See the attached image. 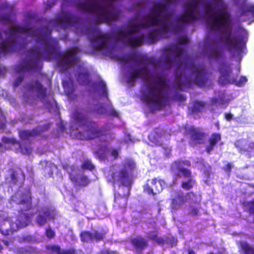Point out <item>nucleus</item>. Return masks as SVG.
Masks as SVG:
<instances>
[{
  "instance_id": "f3484780",
  "label": "nucleus",
  "mask_w": 254,
  "mask_h": 254,
  "mask_svg": "<svg viewBox=\"0 0 254 254\" xmlns=\"http://www.w3.org/2000/svg\"><path fill=\"white\" fill-rule=\"evenodd\" d=\"M166 183L163 179L157 180L154 178L151 180H147L143 186L144 191L148 194L155 195L161 192L166 187Z\"/></svg>"
},
{
  "instance_id": "a211bd4d",
  "label": "nucleus",
  "mask_w": 254,
  "mask_h": 254,
  "mask_svg": "<svg viewBox=\"0 0 254 254\" xmlns=\"http://www.w3.org/2000/svg\"><path fill=\"white\" fill-rule=\"evenodd\" d=\"M79 236L81 242L89 243L103 241L105 238V233L96 230L92 231H83L80 233Z\"/></svg>"
},
{
  "instance_id": "20e7f679",
  "label": "nucleus",
  "mask_w": 254,
  "mask_h": 254,
  "mask_svg": "<svg viewBox=\"0 0 254 254\" xmlns=\"http://www.w3.org/2000/svg\"><path fill=\"white\" fill-rule=\"evenodd\" d=\"M72 116L73 119L79 127H85L84 130L79 131L75 134L76 139L92 140L107 135L112 137V134L110 132V129L107 124L100 127L96 122L89 120L78 110H75Z\"/></svg>"
},
{
  "instance_id": "dca6fc26",
  "label": "nucleus",
  "mask_w": 254,
  "mask_h": 254,
  "mask_svg": "<svg viewBox=\"0 0 254 254\" xmlns=\"http://www.w3.org/2000/svg\"><path fill=\"white\" fill-rule=\"evenodd\" d=\"M91 30L96 33V36L90 39L93 49L99 51L105 49L107 46V42L110 39V36L108 34L101 33L99 28L98 27H94Z\"/></svg>"
},
{
  "instance_id": "393cba45",
  "label": "nucleus",
  "mask_w": 254,
  "mask_h": 254,
  "mask_svg": "<svg viewBox=\"0 0 254 254\" xmlns=\"http://www.w3.org/2000/svg\"><path fill=\"white\" fill-rule=\"evenodd\" d=\"M140 30V26L138 23H130L127 25V29L125 30H120L117 35L120 38L127 37L138 32Z\"/></svg>"
},
{
  "instance_id": "79ce46f5",
  "label": "nucleus",
  "mask_w": 254,
  "mask_h": 254,
  "mask_svg": "<svg viewBox=\"0 0 254 254\" xmlns=\"http://www.w3.org/2000/svg\"><path fill=\"white\" fill-rule=\"evenodd\" d=\"M90 183V180L88 179L87 176L82 175L79 178V181L78 182L77 186L86 187Z\"/></svg>"
},
{
  "instance_id": "6e6552de",
  "label": "nucleus",
  "mask_w": 254,
  "mask_h": 254,
  "mask_svg": "<svg viewBox=\"0 0 254 254\" xmlns=\"http://www.w3.org/2000/svg\"><path fill=\"white\" fill-rule=\"evenodd\" d=\"M190 161L188 160H177L171 165V169L174 172L176 178L183 177L187 179V180L182 181L181 184V187L186 190L192 189L196 184L191 170L184 167V165L190 167Z\"/></svg>"
},
{
  "instance_id": "69168bd1",
  "label": "nucleus",
  "mask_w": 254,
  "mask_h": 254,
  "mask_svg": "<svg viewBox=\"0 0 254 254\" xmlns=\"http://www.w3.org/2000/svg\"><path fill=\"white\" fill-rule=\"evenodd\" d=\"M225 118L227 121H230L233 119V115L231 113H226Z\"/></svg>"
},
{
  "instance_id": "4d7b16f0",
  "label": "nucleus",
  "mask_w": 254,
  "mask_h": 254,
  "mask_svg": "<svg viewBox=\"0 0 254 254\" xmlns=\"http://www.w3.org/2000/svg\"><path fill=\"white\" fill-rule=\"evenodd\" d=\"M183 30V26L179 23H177L173 28L172 30L176 33L182 31Z\"/></svg>"
},
{
  "instance_id": "a18cd8bd",
  "label": "nucleus",
  "mask_w": 254,
  "mask_h": 254,
  "mask_svg": "<svg viewBox=\"0 0 254 254\" xmlns=\"http://www.w3.org/2000/svg\"><path fill=\"white\" fill-rule=\"evenodd\" d=\"M45 235L48 239H51L55 237V232L53 230H52L51 227H49L46 229Z\"/></svg>"
},
{
  "instance_id": "8fccbe9b",
  "label": "nucleus",
  "mask_w": 254,
  "mask_h": 254,
  "mask_svg": "<svg viewBox=\"0 0 254 254\" xmlns=\"http://www.w3.org/2000/svg\"><path fill=\"white\" fill-rule=\"evenodd\" d=\"M174 98L177 101L182 102L186 101V99L185 96L184 95L181 94L178 92L175 93L174 95Z\"/></svg>"
},
{
  "instance_id": "c03bdc74",
  "label": "nucleus",
  "mask_w": 254,
  "mask_h": 254,
  "mask_svg": "<svg viewBox=\"0 0 254 254\" xmlns=\"http://www.w3.org/2000/svg\"><path fill=\"white\" fill-rule=\"evenodd\" d=\"M16 253L18 254H30L32 252L31 248L19 247L16 249Z\"/></svg>"
},
{
  "instance_id": "13d9d810",
  "label": "nucleus",
  "mask_w": 254,
  "mask_h": 254,
  "mask_svg": "<svg viewBox=\"0 0 254 254\" xmlns=\"http://www.w3.org/2000/svg\"><path fill=\"white\" fill-rule=\"evenodd\" d=\"M213 10V7L210 3H208L204 5V11L205 13H209L212 12Z\"/></svg>"
},
{
  "instance_id": "473e14b6",
  "label": "nucleus",
  "mask_w": 254,
  "mask_h": 254,
  "mask_svg": "<svg viewBox=\"0 0 254 254\" xmlns=\"http://www.w3.org/2000/svg\"><path fill=\"white\" fill-rule=\"evenodd\" d=\"M222 51L217 47H213L211 48L208 53L209 59L217 60L222 58Z\"/></svg>"
},
{
  "instance_id": "423d86ee",
  "label": "nucleus",
  "mask_w": 254,
  "mask_h": 254,
  "mask_svg": "<svg viewBox=\"0 0 254 254\" xmlns=\"http://www.w3.org/2000/svg\"><path fill=\"white\" fill-rule=\"evenodd\" d=\"M76 6L80 11L96 13L94 20L97 23H110L117 21L119 18L118 12L108 11L104 6L97 2H90L89 0H85L77 3Z\"/></svg>"
},
{
  "instance_id": "3c124183",
  "label": "nucleus",
  "mask_w": 254,
  "mask_h": 254,
  "mask_svg": "<svg viewBox=\"0 0 254 254\" xmlns=\"http://www.w3.org/2000/svg\"><path fill=\"white\" fill-rule=\"evenodd\" d=\"M232 165L231 163H227L225 166L223 167V170L227 174L228 176L230 175Z\"/></svg>"
},
{
  "instance_id": "7ed1b4c3",
  "label": "nucleus",
  "mask_w": 254,
  "mask_h": 254,
  "mask_svg": "<svg viewBox=\"0 0 254 254\" xmlns=\"http://www.w3.org/2000/svg\"><path fill=\"white\" fill-rule=\"evenodd\" d=\"M123 167L119 170L112 172L109 180L113 186L117 184L119 187L123 186L128 188L127 195L118 194L115 196L114 202L116 206L119 208L127 206L130 190L133 183V171L135 169L136 164L134 161L129 159L123 164Z\"/></svg>"
},
{
  "instance_id": "5fc2aeb1",
  "label": "nucleus",
  "mask_w": 254,
  "mask_h": 254,
  "mask_svg": "<svg viewBox=\"0 0 254 254\" xmlns=\"http://www.w3.org/2000/svg\"><path fill=\"white\" fill-rule=\"evenodd\" d=\"M165 63L166 64L167 69H170L173 66V61L169 57L166 58L165 60Z\"/></svg>"
},
{
  "instance_id": "f257e3e1",
  "label": "nucleus",
  "mask_w": 254,
  "mask_h": 254,
  "mask_svg": "<svg viewBox=\"0 0 254 254\" xmlns=\"http://www.w3.org/2000/svg\"><path fill=\"white\" fill-rule=\"evenodd\" d=\"M36 33L34 31V28L29 26H15L8 30L11 37L9 39H5L0 44V51L3 54L15 52L18 48L16 40L12 37L18 33L27 34L32 37L36 38V41L42 46V50L40 47H34L26 52L27 59L23 61L21 65L18 66L16 70L20 73L23 70H35L42 68L40 60L43 57L46 61H50L54 57L59 58L58 64L60 67L64 69L72 66L79 60L77 54L79 52L77 47L68 48L65 51H60V47L57 39L51 36L52 30L47 26L38 27L36 29Z\"/></svg>"
},
{
  "instance_id": "72a5a7b5",
  "label": "nucleus",
  "mask_w": 254,
  "mask_h": 254,
  "mask_svg": "<svg viewBox=\"0 0 254 254\" xmlns=\"http://www.w3.org/2000/svg\"><path fill=\"white\" fill-rule=\"evenodd\" d=\"M77 80L81 85H88L90 82L89 73L87 71L79 73L77 77Z\"/></svg>"
},
{
  "instance_id": "49530a36",
  "label": "nucleus",
  "mask_w": 254,
  "mask_h": 254,
  "mask_svg": "<svg viewBox=\"0 0 254 254\" xmlns=\"http://www.w3.org/2000/svg\"><path fill=\"white\" fill-rule=\"evenodd\" d=\"M6 122V117L3 114L2 110L0 109V128L5 127Z\"/></svg>"
},
{
  "instance_id": "37998d69",
  "label": "nucleus",
  "mask_w": 254,
  "mask_h": 254,
  "mask_svg": "<svg viewBox=\"0 0 254 254\" xmlns=\"http://www.w3.org/2000/svg\"><path fill=\"white\" fill-rule=\"evenodd\" d=\"M98 86L100 87L102 91V95L108 98V94L105 82L102 80H100L98 83Z\"/></svg>"
},
{
  "instance_id": "c756f323",
  "label": "nucleus",
  "mask_w": 254,
  "mask_h": 254,
  "mask_svg": "<svg viewBox=\"0 0 254 254\" xmlns=\"http://www.w3.org/2000/svg\"><path fill=\"white\" fill-rule=\"evenodd\" d=\"M186 202V198L182 193H178L171 199V205L173 209H176Z\"/></svg>"
},
{
  "instance_id": "ea45409f",
  "label": "nucleus",
  "mask_w": 254,
  "mask_h": 254,
  "mask_svg": "<svg viewBox=\"0 0 254 254\" xmlns=\"http://www.w3.org/2000/svg\"><path fill=\"white\" fill-rule=\"evenodd\" d=\"M81 167L84 170L92 171L95 169V166L89 160L86 159L83 161Z\"/></svg>"
},
{
  "instance_id": "6e6d98bb",
  "label": "nucleus",
  "mask_w": 254,
  "mask_h": 254,
  "mask_svg": "<svg viewBox=\"0 0 254 254\" xmlns=\"http://www.w3.org/2000/svg\"><path fill=\"white\" fill-rule=\"evenodd\" d=\"M189 40L186 37H181L178 39V43L180 45H185L188 44Z\"/></svg>"
},
{
  "instance_id": "e433bc0d",
  "label": "nucleus",
  "mask_w": 254,
  "mask_h": 254,
  "mask_svg": "<svg viewBox=\"0 0 254 254\" xmlns=\"http://www.w3.org/2000/svg\"><path fill=\"white\" fill-rule=\"evenodd\" d=\"M205 103L202 101H196L193 103L191 111L193 113H198L200 112L204 107Z\"/></svg>"
},
{
  "instance_id": "f03ea898",
  "label": "nucleus",
  "mask_w": 254,
  "mask_h": 254,
  "mask_svg": "<svg viewBox=\"0 0 254 254\" xmlns=\"http://www.w3.org/2000/svg\"><path fill=\"white\" fill-rule=\"evenodd\" d=\"M153 80L146 86L142 94V100L146 104L152 105L154 111L164 109L167 104L169 96L165 90L169 88L164 77L161 75L152 76Z\"/></svg>"
},
{
  "instance_id": "0eeeda50",
  "label": "nucleus",
  "mask_w": 254,
  "mask_h": 254,
  "mask_svg": "<svg viewBox=\"0 0 254 254\" xmlns=\"http://www.w3.org/2000/svg\"><path fill=\"white\" fill-rule=\"evenodd\" d=\"M167 6L163 3L155 2L152 4L150 14L146 17L150 25L152 26L160 25V28L155 30L158 34L167 33L169 26L164 21H167L172 16L170 12L166 13Z\"/></svg>"
},
{
  "instance_id": "2f4dec72",
  "label": "nucleus",
  "mask_w": 254,
  "mask_h": 254,
  "mask_svg": "<svg viewBox=\"0 0 254 254\" xmlns=\"http://www.w3.org/2000/svg\"><path fill=\"white\" fill-rule=\"evenodd\" d=\"M185 198L186 201H190V203L199 204L201 201V196L197 195L193 191H190L186 194Z\"/></svg>"
},
{
  "instance_id": "a19ab883",
  "label": "nucleus",
  "mask_w": 254,
  "mask_h": 254,
  "mask_svg": "<svg viewBox=\"0 0 254 254\" xmlns=\"http://www.w3.org/2000/svg\"><path fill=\"white\" fill-rule=\"evenodd\" d=\"M164 244L170 245L171 247L176 246L178 243V240L174 237H166L164 238Z\"/></svg>"
},
{
  "instance_id": "bb28decb",
  "label": "nucleus",
  "mask_w": 254,
  "mask_h": 254,
  "mask_svg": "<svg viewBox=\"0 0 254 254\" xmlns=\"http://www.w3.org/2000/svg\"><path fill=\"white\" fill-rule=\"evenodd\" d=\"M48 250L56 254H77V251L73 248L62 249L59 245H51L47 247Z\"/></svg>"
},
{
  "instance_id": "6ab92c4d",
  "label": "nucleus",
  "mask_w": 254,
  "mask_h": 254,
  "mask_svg": "<svg viewBox=\"0 0 254 254\" xmlns=\"http://www.w3.org/2000/svg\"><path fill=\"white\" fill-rule=\"evenodd\" d=\"M79 18L68 12H64L57 19L56 23L62 25L64 29L73 26L78 23Z\"/></svg>"
},
{
  "instance_id": "58836bf2",
  "label": "nucleus",
  "mask_w": 254,
  "mask_h": 254,
  "mask_svg": "<svg viewBox=\"0 0 254 254\" xmlns=\"http://www.w3.org/2000/svg\"><path fill=\"white\" fill-rule=\"evenodd\" d=\"M18 147L22 154H30L32 152V149L31 147L26 143L21 144L20 143Z\"/></svg>"
},
{
  "instance_id": "4c0bfd02",
  "label": "nucleus",
  "mask_w": 254,
  "mask_h": 254,
  "mask_svg": "<svg viewBox=\"0 0 254 254\" xmlns=\"http://www.w3.org/2000/svg\"><path fill=\"white\" fill-rule=\"evenodd\" d=\"M20 137L23 140L28 139L31 136L36 135L34 130H21L19 133Z\"/></svg>"
},
{
  "instance_id": "cd10ccee",
  "label": "nucleus",
  "mask_w": 254,
  "mask_h": 254,
  "mask_svg": "<svg viewBox=\"0 0 254 254\" xmlns=\"http://www.w3.org/2000/svg\"><path fill=\"white\" fill-rule=\"evenodd\" d=\"M221 139L220 134L218 133H213L211 134L208 139L209 144L206 147L205 150L208 154H210L213 150L215 146Z\"/></svg>"
},
{
  "instance_id": "7c9ffc66",
  "label": "nucleus",
  "mask_w": 254,
  "mask_h": 254,
  "mask_svg": "<svg viewBox=\"0 0 254 254\" xmlns=\"http://www.w3.org/2000/svg\"><path fill=\"white\" fill-rule=\"evenodd\" d=\"M241 10L240 16H247L249 13H251L254 16V4L244 3L240 7Z\"/></svg>"
},
{
  "instance_id": "e2e57ef3",
  "label": "nucleus",
  "mask_w": 254,
  "mask_h": 254,
  "mask_svg": "<svg viewBox=\"0 0 254 254\" xmlns=\"http://www.w3.org/2000/svg\"><path fill=\"white\" fill-rule=\"evenodd\" d=\"M69 178L72 182L75 183L77 185V184H78L77 179L75 176H74L71 173H70L69 174Z\"/></svg>"
},
{
  "instance_id": "f704fd0d",
  "label": "nucleus",
  "mask_w": 254,
  "mask_h": 254,
  "mask_svg": "<svg viewBox=\"0 0 254 254\" xmlns=\"http://www.w3.org/2000/svg\"><path fill=\"white\" fill-rule=\"evenodd\" d=\"M168 50L172 53L176 58L181 57L184 53V50L177 45H174L168 49Z\"/></svg>"
},
{
  "instance_id": "c9c22d12",
  "label": "nucleus",
  "mask_w": 254,
  "mask_h": 254,
  "mask_svg": "<svg viewBox=\"0 0 254 254\" xmlns=\"http://www.w3.org/2000/svg\"><path fill=\"white\" fill-rule=\"evenodd\" d=\"M148 239L155 242L159 245H164V238L158 237L157 231L153 232L148 236Z\"/></svg>"
},
{
  "instance_id": "864d4df0",
  "label": "nucleus",
  "mask_w": 254,
  "mask_h": 254,
  "mask_svg": "<svg viewBox=\"0 0 254 254\" xmlns=\"http://www.w3.org/2000/svg\"><path fill=\"white\" fill-rule=\"evenodd\" d=\"M147 38L152 43L155 42L157 40V37L154 32L149 33L148 34Z\"/></svg>"
},
{
  "instance_id": "b1692460",
  "label": "nucleus",
  "mask_w": 254,
  "mask_h": 254,
  "mask_svg": "<svg viewBox=\"0 0 254 254\" xmlns=\"http://www.w3.org/2000/svg\"><path fill=\"white\" fill-rule=\"evenodd\" d=\"M129 242L136 250L139 251H143L148 246L147 240L141 236L131 238Z\"/></svg>"
},
{
  "instance_id": "f8f14e48",
  "label": "nucleus",
  "mask_w": 254,
  "mask_h": 254,
  "mask_svg": "<svg viewBox=\"0 0 254 254\" xmlns=\"http://www.w3.org/2000/svg\"><path fill=\"white\" fill-rule=\"evenodd\" d=\"M242 31V35L238 36L232 37L231 30L227 31L224 35V43L230 52H237L240 53L245 47L248 39V33L244 29Z\"/></svg>"
},
{
  "instance_id": "774afa93",
  "label": "nucleus",
  "mask_w": 254,
  "mask_h": 254,
  "mask_svg": "<svg viewBox=\"0 0 254 254\" xmlns=\"http://www.w3.org/2000/svg\"><path fill=\"white\" fill-rule=\"evenodd\" d=\"M133 60V59H132L131 57H125V58H123L122 59H121V61L125 63H127V62H129V61H132Z\"/></svg>"
},
{
  "instance_id": "1a4fd4ad",
  "label": "nucleus",
  "mask_w": 254,
  "mask_h": 254,
  "mask_svg": "<svg viewBox=\"0 0 254 254\" xmlns=\"http://www.w3.org/2000/svg\"><path fill=\"white\" fill-rule=\"evenodd\" d=\"M219 71L220 75L218 78V83L225 86L228 84H234L238 87L244 86L248 81L247 77L241 76L239 80L232 75V69L230 64L226 62L220 64Z\"/></svg>"
},
{
  "instance_id": "338daca9",
  "label": "nucleus",
  "mask_w": 254,
  "mask_h": 254,
  "mask_svg": "<svg viewBox=\"0 0 254 254\" xmlns=\"http://www.w3.org/2000/svg\"><path fill=\"white\" fill-rule=\"evenodd\" d=\"M6 72V68L0 65V75H4Z\"/></svg>"
},
{
  "instance_id": "9b49d317",
  "label": "nucleus",
  "mask_w": 254,
  "mask_h": 254,
  "mask_svg": "<svg viewBox=\"0 0 254 254\" xmlns=\"http://www.w3.org/2000/svg\"><path fill=\"white\" fill-rule=\"evenodd\" d=\"M17 204L25 205V210H21L16 220L18 227H25L30 223L34 215L33 213L25 212L31 209L32 207V195L29 190L21 194V199Z\"/></svg>"
},
{
  "instance_id": "de8ad7c7",
  "label": "nucleus",
  "mask_w": 254,
  "mask_h": 254,
  "mask_svg": "<svg viewBox=\"0 0 254 254\" xmlns=\"http://www.w3.org/2000/svg\"><path fill=\"white\" fill-rule=\"evenodd\" d=\"M0 21L4 24H7L11 22V17L9 14H4L0 16Z\"/></svg>"
},
{
  "instance_id": "4be33fe9",
  "label": "nucleus",
  "mask_w": 254,
  "mask_h": 254,
  "mask_svg": "<svg viewBox=\"0 0 254 254\" xmlns=\"http://www.w3.org/2000/svg\"><path fill=\"white\" fill-rule=\"evenodd\" d=\"M41 214L36 217L37 224L41 226H44L48 220H54L55 216L52 210L48 207H44L41 209Z\"/></svg>"
},
{
  "instance_id": "39448f33",
  "label": "nucleus",
  "mask_w": 254,
  "mask_h": 254,
  "mask_svg": "<svg viewBox=\"0 0 254 254\" xmlns=\"http://www.w3.org/2000/svg\"><path fill=\"white\" fill-rule=\"evenodd\" d=\"M181 63H178L176 70L175 79L173 83V86L180 90L185 91L190 84V77L184 76L186 71L188 68L190 71L195 74L194 82L200 87L204 86L209 78V75L206 70L205 67L203 65L196 66L193 63L190 62L189 66L186 63L184 64V68L180 72L178 69L182 66Z\"/></svg>"
},
{
  "instance_id": "412c9836",
  "label": "nucleus",
  "mask_w": 254,
  "mask_h": 254,
  "mask_svg": "<svg viewBox=\"0 0 254 254\" xmlns=\"http://www.w3.org/2000/svg\"><path fill=\"white\" fill-rule=\"evenodd\" d=\"M235 146L240 153H246L249 157L254 156V142L241 139L236 141Z\"/></svg>"
},
{
  "instance_id": "bf43d9fd",
  "label": "nucleus",
  "mask_w": 254,
  "mask_h": 254,
  "mask_svg": "<svg viewBox=\"0 0 254 254\" xmlns=\"http://www.w3.org/2000/svg\"><path fill=\"white\" fill-rule=\"evenodd\" d=\"M199 209L196 207H192L190 211L189 214L193 216H196L198 215Z\"/></svg>"
},
{
  "instance_id": "ddd939ff",
  "label": "nucleus",
  "mask_w": 254,
  "mask_h": 254,
  "mask_svg": "<svg viewBox=\"0 0 254 254\" xmlns=\"http://www.w3.org/2000/svg\"><path fill=\"white\" fill-rule=\"evenodd\" d=\"M138 63L144 65L137 68L131 69L128 72L127 82L134 84V81L139 78H145L149 73V69L147 65L152 63V59L147 57L140 56Z\"/></svg>"
},
{
  "instance_id": "603ef678",
  "label": "nucleus",
  "mask_w": 254,
  "mask_h": 254,
  "mask_svg": "<svg viewBox=\"0 0 254 254\" xmlns=\"http://www.w3.org/2000/svg\"><path fill=\"white\" fill-rule=\"evenodd\" d=\"M98 254H118L116 251H112L109 249H104L101 250Z\"/></svg>"
},
{
  "instance_id": "9d476101",
  "label": "nucleus",
  "mask_w": 254,
  "mask_h": 254,
  "mask_svg": "<svg viewBox=\"0 0 254 254\" xmlns=\"http://www.w3.org/2000/svg\"><path fill=\"white\" fill-rule=\"evenodd\" d=\"M215 5L219 4L222 10H218L210 14L209 16L211 20V29H220L228 26L230 23L231 16L226 10V5L223 0H213Z\"/></svg>"
},
{
  "instance_id": "09e8293b",
  "label": "nucleus",
  "mask_w": 254,
  "mask_h": 254,
  "mask_svg": "<svg viewBox=\"0 0 254 254\" xmlns=\"http://www.w3.org/2000/svg\"><path fill=\"white\" fill-rule=\"evenodd\" d=\"M63 86L67 94L69 95L73 92V87L68 88L67 87V82L66 81H64L63 82Z\"/></svg>"
},
{
  "instance_id": "5701e85b",
  "label": "nucleus",
  "mask_w": 254,
  "mask_h": 254,
  "mask_svg": "<svg viewBox=\"0 0 254 254\" xmlns=\"http://www.w3.org/2000/svg\"><path fill=\"white\" fill-rule=\"evenodd\" d=\"M8 172L9 173L10 178V183L13 185H16L19 181L23 184L25 180V176L20 168H10Z\"/></svg>"
},
{
  "instance_id": "680f3d73",
  "label": "nucleus",
  "mask_w": 254,
  "mask_h": 254,
  "mask_svg": "<svg viewBox=\"0 0 254 254\" xmlns=\"http://www.w3.org/2000/svg\"><path fill=\"white\" fill-rule=\"evenodd\" d=\"M24 79V76H19L14 81V86L17 87L23 81Z\"/></svg>"
},
{
  "instance_id": "4468645a",
  "label": "nucleus",
  "mask_w": 254,
  "mask_h": 254,
  "mask_svg": "<svg viewBox=\"0 0 254 254\" xmlns=\"http://www.w3.org/2000/svg\"><path fill=\"white\" fill-rule=\"evenodd\" d=\"M199 2V0H191L186 2L185 4L184 13L177 16V21L183 24H188L195 21L197 18L194 11L196 9Z\"/></svg>"
},
{
  "instance_id": "a878e982",
  "label": "nucleus",
  "mask_w": 254,
  "mask_h": 254,
  "mask_svg": "<svg viewBox=\"0 0 254 254\" xmlns=\"http://www.w3.org/2000/svg\"><path fill=\"white\" fill-rule=\"evenodd\" d=\"M145 37L140 35L136 37H128L125 41L126 44L131 47H137L141 46L144 42Z\"/></svg>"
},
{
  "instance_id": "0e129e2a",
  "label": "nucleus",
  "mask_w": 254,
  "mask_h": 254,
  "mask_svg": "<svg viewBox=\"0 0 254 254\" xmlns=\"http://www.w3.org/2000/svg\"><path fill=\"white\" fill-rule=\"evenodd\" d=\"M111 155L114 157L115 159H116L118 158L119 156V152L118 150L117 149H113L111 151Z\"/></svg>"
},
{
  "instance_id": "052dcab7",
  "label": "nucleus",
  "mask_w": 254,
  "mask_h": 254,
  "mask_svg": "<svg viewBox=\"0 0 254 254\" xmlns=\"http://www.w3.org/2000/svg\"><path fill=\"white\" fill-rule=\"evenodd\" d=\"M105 109L103 105H100L97 108L95 109V111L97 114H103L105 113Z\"/></svg>"
},
{
  "instance_id": "2eb2a0df",
  "label": "nucleus",
  "mask_w": 254,
  "mask_h": 254,
  "mask_svg": "<svg viewBox=\"0 0 254 254\" xmlns=\"http://www.w3.org/2000/svg\"><path fill=\"white\" fill-rule=\"evenodd\" d=\"M27 90L32 91L34 89L36 92V96L38 98L44 103L46 108L50 110L52 107V104L49 101H46L47 97V89L44 87L41 82L36 80L35 81L30 82L27 86Z\"/></svg>"
},
{
  "instance_id": "c85d7f7f",
  "label": "nucleus",
  "mask_w": 254,
  "mask_h": 254,
  "mask_svg": "<svg viewBox=\"0 0 254 254\" xmlns=\"http://www.w3.org/2000/svg\"><path fill=\"white\" fill-rule=\"evenodd\" d=\"M238 247L239 252L243 254H254V246L246 241H240Z\"/></svg>"
},
{
  "instance_id": "aec40b11",
  "label": "nucleus",
  "mask_w": 254,
  "mask_h": 254,
  "mask_svg": "<svg viewBox=\"0 0 254 254\" xmlns=\"http://www.w3.org/2000/svg\"><path fill=\"white\" fill-rule=\"evenodd\" d=\"M188 134L190 135V145H195L204 143V138L206 137V134L200 131L198 128L190 127L187 130Z\"/></svg>"
}]
</instances>
